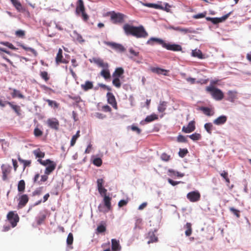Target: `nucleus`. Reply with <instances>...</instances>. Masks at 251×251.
<instances>
[{
	"mask_svg": "<svg viewBox=\"0 0 251 251\" xmlns=\"http://www.w3.org/2000/svg\"><path fill=\"white\" fill-rule=\"evenodd\" d=\"M123 28L126 35L131 34L138 38L146 37L148 34L142 26L136 27L126 24Z\"/></svg>",
	"mask_w": 251,
	"mask_h": 251,
	"instance_id": "1",
	"label": "nucleus"
},
{
	"mask_svg": "<svg viewBox=\"0 0 251 251\" xmlns=\"http://www.w3.org/2000/svg\"><path fill=\"white\" fill-rule=\"evenodd\" d=\"M206 89L210 93L212 97L217 100H220L224 98V94L219 89L211 86L207 87Z\"/></svg>",
	"mask_w": 251,
	"mask_h": 251,
	"instance_id": "2",
	"label": "nucleus"
},
{
	"mask_svg": "<svg viewBox=\"0 0 251 251\" xmlns=\"http://www.w3.org/2000/svg\"><path fill=\"white\" fill-rule=\"evenodd\" d=\"M110 19L112 22L115 24H121L124 21L126 15L121 13H116L114 11L110 13Z\"/></svg>",
	"mask_w": 251,
	"mask_h": 251,
	"instance_id": "3",
	"label": "nucleus"
},
{
	"mask_svg": "<svg viewBox=\"0 0 251 251\" xmlns=\"http://www.w3.org/2000/svg\"><path fill=\"white\" fill-rule=\"evenodd\" d=\"M7 218L9 221L12 227L16 226L19 222V218L17 214H15L14 212L10 211L7 215Z\"/></svg>",
	"mask_w": 251,
	"mask_h": 251,
	"instance_id": "4",
	"label": "nucleus"
},
{
	"mask_svg": "<svg viewBox=\"0 0 251 251\" xmlns=\"http://www.w3.org/2000/svg\"><path fill=\"white\" fill-rule=\"evenodd\" d=\"M200 193L198 191H192L187 195V198L191 202H196L200 200Z\"/></svg>",
	"mask_w": 251,
	"mask_h": 251,
	"instance_id": "5",
	"label": "nucleus"
},
{
	"mask_svg": "<svg viewBox=\"0 0 251 251\" xmlns=\"http://www.w3.org/2000/svg\"><path fill=\"white\" fill-rule=\"evenodd\" d=\"M48 126L52 129L57 130L59 128V122L55 118L49 119L47 121Z\"/></svg>",
	"mask_w": 251,
	"mask_h": 251,
	"instance_id": "6",
	"label": "nucleus"
},
{
	"mask_svg": "<svg viewBox=\"0 0 251 251\" xmlns=\"http://www.w3.org/2000/svg\"><path fill=\"white\" fill-rule=\"evenodd\" d=\"M163 48L166 49L168 50H173V51H181L182 47L180 45L175 44H169V43H165L163 45Z\"/></svg>",
	"mask_w": 251,
	"mask_h": 251,
	"instance_id": "7",
	"label": "nucleus"
},
{
	"mask_svg": "<svg viewBox=\"0 0 251 251\" xmlns=\"http://www.w3.org/2000/svg\"><path fill=\"white\" fill-rule=\"evenodd\" d=\"M195 129V122L194 121H190L187 126H183L182 131L185 133H190L194 131Z\"/></svg>",
	"mask_w": 251,
	"mask_h": 251,
	"instance_id": "8",
	"label": "nucleus"
},
{
	"mask_svg": "<svg viewBox=\"0 0 251 251\" xmlns=\"http://www.w3.org/2000/svg\"><path fill=\"white\" fill-rule=\"evenodd\" d=\"M108 102L111 104L115 109H117V102L114 96L111 93L108 92L106 95Z\"/></svg>",
	"mask_w": 251,
	"mask_h": 251,
	"instance_id": "9",
	"label": "nucleus"
},
{
	"mask_svg": "<svg viewBox=\"0 0 251 251\" xmlns=\"http://www.w3.org/2000/svg\"><path fill=\"white\" fill-rule=\"evenodd\" d=\"M28 201V197L27 195H23L19 198L18 207L22 208L25 205Z\"/></svg>",
	"mask_w": 251,
	"mask_h": 251,
	"instance_id": "10",
	"label": "nucleus"
},
{
	"mask_svg": "<svg viewBox=\"0 0 251 251\" xmlns=\"http://www.w3.org/2000/svg\"><path fill=\"white\" fill-rule=\"evenodd\" d=\"M112 250L113 251H120L121 250V247L120 245V242L115 239L111 240Z\"/></svg>",
	"mask_w": 251,
	"mask_h": 251,
	"instance_id": "11",
	"label": "nucleus"
},
{
	"mask_svg": "<svg viewBox=\"0 0 251 251\" xmlns=\"http://www.w3.org/2000/svg\"><path fill=\"white\" fill-rule=\"evenodd\" d=\"M227 120V117L225 115H222L213 121V123L216 125H221L225 124Z\"/></svg>",
	"mask_w": 251,
	"mask_h": 251,
	"instance_id": "12",
	"label": "nucleus"
},
{
	"mask_svg": "<svg viewBox=\"0 0 251 251\" xmlns=\"http://www.w3.org/2000/svg\"><path fill=\"white\" fill-rule=\"evenodd\" d=\"M175 30L178 31L183 34L194 33V32L192 28H183L179 26H176V28H175Z\"/></svg>",
	"mask_w": 251,
	"mask_h": 251,
	"instance_id": "13",
	"label": "nucleus"
},
{
	"mask_svg": "<svg viewBox=\"0 0 251 251\" xmlns=\"http://www.w3.org/2000/svg\"><path fill=\"white\" fill-rule=\"evenodd\" d=\"M128 50L130 54H131V55L129 56V58L133 60V61L136 62L137 63H139L140 61H136L134 58V57H137L139 56V52L138 51H135L132 48H129Z\"/></svg>",
	"mask_w": 251,
	"mask_h": 251,
	"instance_id": "14",
	"label": "nucleus"
},
{
	"mask_svg": "<svg viewBox=\"0 0 251 251\" xmlns=\"http://www.w3.org/2000/svg\"><path fill=\"white\" fill-rule=\"evenodd\" d=\"M158 119V116L155 114H152L149 116H148L145 119L144 121L141 122V124H144V122L150 123L153 121Z\"/></svg>",
	"mask_w": 251,
	"mask_h": 251,
	"instance_id": "15",
	"label": "nucleus"
},
{
	"mask_svg": "<svg viewBox=\"0 0 251 251\" xmlns=\"http://www.w3.org/2000/svg\"><path fill=\"white\" fill-rule=\"evenodd\" d=\"M93 87V84L92 81H86L84 84H81V88L85 91H87L89 89H91Z\"/></svg>",
	"mask_w": 251,
	"mask_h": 251,
	"instance_id": "16",
	"label": "nucleus"
},
{
	"mask_svg": "<svg viewBox=\"0 0 251 251\" xmlns=\"http://www.w3.org/2000/svg\"><path fill=\"white\" fill-rule=\"evenodd\" d=\"M152 72L156 73L157 74H162L165 75H167V73L168 71L165 69H163L158 67H153L151 69Z\"/></svg>",
	"mask_w": 251,
	"mask_h": 251,
	"instance_id": "17",
	"label": "nucleus"
},
{
	"mask_svg": "<svg viewBox=\"0 0 251 251\" xmlns=\"http://www.w3.org/2000/svg\"><path fill=\"white\" fill-rule=\"evenodd\" d=\"M72 37L75 40H76L79 43H82L84 42V40L83 39L82 36L75 30L73 31Z\"/></svg>",
	"mask_w": 251,
	"mask_h": 251,
	"instance_id": "18",
	"label": "nucleus"
},
{
	"mask_svg": "<svg viewBox=\"0 0 251 251\" xmlns=\"http://www.w3.org/2000/svg\"><path fill=\"white\" fill-rule=\"evenodd\" d=\"M56 163L54 162H52L49 164V165L47 166L45 171V174L46 175H49L50 174L55 168L56 167Z\"/></svg>",
	"mask_w": 251,
	"mask_h": 251,
	"instance_id": "19",
	"label": "nucleus"
},
{
	"mask_svg": "<svg viewBox=\"0 0 251 251\" xmlns=\"http://www.w3.org/2000/svg\"><path fill=\"white\" fill-rule=\"evenodd\" d=\"M84 6L82 0H78L76 8V12L77 14L84 11Z\"/></svg>",
	"mask_w": 251,
	"mask_h": 251,
	"instance_id": "20",
	"label": "nucleus"
},
{
	"mask_svg": "<svg viewBox=\"0 0 251 251\" xmlns=\"http://www.w3.org/2000/svg\"><path fill=\"white\" fill-rule=\"evenodd\" d=\"M200 109L203 112L205 115L208 116H210L214 115V111L210 108L206 107H201Z\"/></svg>",
	"mask_w": 251,
	"mask_h": 251,
	"instance_id": "21",
	"label": "nucleus"
},
{
	"mask_svg": "<svg viewBox=\"0 0 251 251\" xmlns=\"http://www.w3.org/2000/svg\"><path fill=\"white\" fill-rule=\"evenodd\" d=\"M169 175L171 177L177 176L179 177H183L184 175L183 173H180L172 169H169L168 170Z\"/></svg>",
	"mask_w": 251,
	"mask_h": 251,
	"instance_id": "22",
	"label": "nucleus"
},
{
	"mask_svg": "<svg viewBox=\"0 0 251 251\" xmlns=\"http://www.w3.org/2000/svg\"><path fill=\"white\" fill-rule=\"evenodd\" d=\"M124 70L122 68H117L116 69L115 72L112 74V76L113 77H118V78H119L120 76L124 74Z\"/></svg>",
	"mask_w": 251,
	"mask_h": 251,
	"instance_id": "23",
	"label": "nucleus"
},
{
	"mask_svg": "<svg viewBox=\"0 0 251 251\" xmlns=\"http://www.w3.org/2000/svg\"><path fill=\"white\" fill-rule=\"evenodd\" d=\"M6 103L8 104L18 115L20 114V107L19 106L14 105L12 102L9 101H7Z\"/></svg>",
	"mask_w": 251,
	"mask_h": 251,
	"instance_id": "24",
	"label": "nucleus"
},
{
	"mask_svg": "<svg viewBox=\"0 0 251 251\" xmlns=\"http://www.w3.org/2000/svg\"><path fill=\"white\" fill-rule=\"evenodd\" d=\"M111 198L107 196H105L103 197V201L104 203V206L108 208V210H110L111 209Z\"/></svg>",
	"mask_w": 251,
	"mask_h": 251,
	"instance_id": "25",
	"label": "nucleus"
},
{
	"mask_svg": "<svg viewBox=\"0 0 251 251\" xmlns=\"http://www.w3.org/2000/svg\"><path fill=\"white\" fill-rule=\"evenodd\" d=\"M100 74L105 79H109L110 77V74L109 69H102Z\"/></svg>",
	"mask_w": 251,
	"mask_h": 251,
	"instance_id": "26",
	"label": "nucleus"
},
{
	"mask_svg": "<svg viewBox=\"0 0 251 251\" xmlns=\"http://www.w3.org/2000/svg\"><path fill=\"white\" fill-rule=\"evenodd\" d=\"M13 93H12V96L13 98L18 97L21 99H24L25 98L24 96L22 95L21 92L15 89H13Z\"/></svg>",
	"mask_w": 251,
	"mask_h": 251,
	"instance_id": "27",
	"label": "nucleus"
},
{
	"mask_svg": "<svg viewBox=\"0 0 251 251\" xmlns=\"http://www.w3.org/2000/svg\"><path fill=\"white\" fill-rule=\"evenodd\" d=\"M167 102L165 101H160L158 106L157 110L159 112H163L166 109Z\"/></svg>",
	"mask_w": 251,
	"mask_h": 251,
	"instance_id": "28",
	"label": "nucleus"
},
{
	"mask_svg": "<svg viewBox=\"0 0 251 251\" xmlns=\"http://www.w3.org/2000/svg\"><path fill=\"white\" fill-rule=\"evenodd\" d=\"M228 98L227 100L233 102L236 98V92L232 91H229L227 92Z\"/></svg>",
	"mask_w": 251,
	"mask_h": 251,
	"instance_id": "29",
	"label": "nucleus"
},
{
	"mask_svg": "<svg viewBox=\"0 0 251 251\" xmlns=\"http://www.w3.org/2000/svg\"><path fill=\"white\" fill-rule=\"evenodd\" d=\"M152 41H154V42H157V43L161 45L163 47L164 44L165 43V42H164V41L163 40L159 39V38H155V37L151 38L148 41L147 43L151 44V42H152Z\"/></svg>",
	"mask_w": 251,
	"mask_h": 251,
	"instance_id": "30",
	"label": "nucleus"
},
{
	"mask_svg": "<svg viewBox=\"0 0 251 251\" xmlns=\"http://www.w3.org/2000/svg\"><path fill=\"white\" fill-rule=\"evenodd\" d=\"M192 55L194 57H197L199 58H202V54L201 51L199 50H194L192 51Z\"/></svg>",
	"mask_w": 251,
	"mask_h": 251,
	"instance_id": "31",
	"label": "nucleus"
},
{
	"mask_svg": "<svg viewBox=\"0 0 251 251\" xmlns=\"http://www.w3.org/2000/svg\"><path fill=\"white\" fill-rule=\"evenodd\" d=\"M33 152L36 157L39 158V159L45 156V153L41 151L39 149L34 150Z\"/></svg>",
	"mask_w": 251,
	"mask_h": 251,
	"instance_id": "32",
	"label": "nucleus"
},
{
	"mask_svg": "<svg viewBox=\"0 0 251 251\" xmlns=\"http://www.w3.org/2000/svg\"><path fill=\"white\" fill-rule=\"evenodd\" d=\"M62 57V50L61 49H59L56 57V62L57 64L61 63Z\"/></svg>",
	"mask_w": 251,
	"mask_h": 251,
	"instance_id": "33",
	"label": "nucleus"
},
{
	"mask_svg": "<svg viewBox=\"0 0 251 251\" xmlns=\"http://www.w3.org/2000/svg\"><path fill=\"white\" fill-rule=\"evenodd\" d=\"M12 4L15 7V8L18 10L21 11L22 9V6L20 2L18 0H12Z\"/></svg>",
	"mask_w": 251,
	"mask_h": 251,
	"instance_id": "34",
	"label": "nucleus"
},
{
	"mask_svg": "<svg viewBox=\"0 0 251 251\" xmlns=\"http://www.w3.org/2000/svg\"><path fill=\"white\" fill-rule=\"evenodd\" d=\"M79 131L78 130L76 132V134L75 135H74L72 138V139L71 141V146L73 147L74 146V145L75 144V143L76 142L77 139L79 137Z\"/></svg>",
	"mask_w": 251,
	"mask_h": 251,
	"instance_id": "35",
	"label": "nucleus"
},
{
	"mask_svg": "<svg viewBox=\"0 0 251 251\" xmlns=\"http://www.w3.org/2000/svg\"><path fill=\"white\" fill-rule=\"evenodd\" d=\"M112 84L114 86L118 88H120L121 86V83L119 78H118V77H114V79L112 81Z\"/></svg>",
	"mask_w": 251,
	"mask_h": 251,
	"instance_id": "36",
	"label": "nucleus"
},
{
	"mask_svg": "<svg viewBox=\"0 0 251 251\" xmlns=\"http://www.w3.org/2000/svg\"><path fill=\"white\" fill-rule=\"evenodd\" d=\"M187 230L185 231V233L187 236H190L192 233L191 225L190 223H187L185 225Z\"/></svg>",
	"mask_w": 251,
	"mask_h": 251,
	"instance_id": "37",
	"label": "nucleus"
},
{
	"mask_svg": "<svg viewBox=\"0 0 251 251\" xmlns=\"http://www.w3.org/2000/svg\"><path fill=\"white\" fill-rule=\"evenodd\" d=\"M204 128L206 130V131L209 133L211 134L212 132V130L213 128V125L211 123H206L204 125Z\"/></svg>",
	"mask_w": 251,
	"mask_h": 251,
	"instance_id": "38",
	"label": "nucleus"
},
{
	"mask_svg": "<svg viewBox=\"0 0 251 251\" xmlns=\"http://www.w3.org/2000/svg\"><path fill=\"white\" fill-rule=\"evenodd\" d=\"M193 141H197L200 139L201 135L197 133H193L190 135L188 136Z\"/></svg>",
	"mask_w": 251,
	"mask_h": 251,
	"instance_id": "39",
	"label": "nucleus"
},
{
	"mask_svg": "<svg viewBox=\"0 0 251 251\" xmlns=\"http://www.w3.org/2000/svg\"><path fill=\"white\" fill-rule=\"evenodd\" d=\"M25 188V181L23 180H21L19 182L18 189L19 192H23L24 191Z\"/></svg>",
	"mask_w": 251,
	"mask_h": 251,
	"instance_id": "40",
	"label": "nucleus"
},
{
	"mask_svg": "<svg viewBox=\"0 0 251 251\" xmlns=\"http://www.w3.org/2000/svg\"><path fill=\"white\" fill-rule=\"evenodd\" d=\"M38 161L43 166H48L50 164L53 162V161H51L50 159H47L46 160H42L41 159H38Z\"/></svg>",
	"mask_w": 251,
	"mask_h": 251,
	"instance_id": "41",
	"label": "nucleus"
},
{
	"mask_svg": "<svg viewBox=\"0 0 251 251\" xmlns=\"http://www.w3.org/2000/svg\"><path fill=\"white\" fill-rule=\"evenodd\" d=\"M103 61L99 58H93L92 60H90L91 62H93L97 64L99 67L100 65H101V63H102Z\"/></svg>",
	"mask_w": 251,
	"mask_h": 251,
	"instance_id": "42",
	"label": "nucleus"
},
{
	"mask_svg": "<svg viewBox=\"0 0 251 251\" xmlns=\"http://www.w3.org/2000/svg\"><path fill=\"white\" fill-rule=\"evenodd\" d=\"M1 170H2V174H8L10 172V167L2 165L1 166Z\"/></svg>",
	"mask_w": 251,
	"mask_h": 251,
	"instance_id": "43",
	"label": "nucleus"
},
{
	"mask_svg": "<svg viewBox=\"0 0 251 251\" xmlns=\"http://www.w3.org/2000/svg\"><path fill=\"white\" fill-rule=\"evenodd\" d=\"M114 50L120 52H123L126 50L125 48L122 45L118 43L116 45Z\"/></svg>",
	"mask_w": 251,
	"mask_h": 251,
	"instance_id": "44",
	"label": "nucleus"
},
{
	"mask_svg": "<svg viewBox=\"0 0 251 251\" xmlns=\"http://www.w3.org/2000/svg\"><path fill=\"white\" fill-rule=\"evenodd\" d=\"M73 234L71 233H70L67 237V243L68 245H72L73 242Z\"/></svg>",
	"mask_w": 251,
	"mask_h": 251,
	"instance_id": "45",
	"label": "nucleus"
},
{
	"mask_svg": "<svg viewBox=\"0 0 251 251\" xmlns=\"http://www.w3.org/2000/svg\"><path fill=\"white\" fill-rule=\"evenodd\" d=\"M0 44H2V45H3L5 46H7L9 48L12 49V50H16V48L11 44V43H10L9 42H0Z\"/></svg>",
	"mask_w": 251,
	"mask_h": 251,
	"instance_id": "46",
	"label": "nucleus"
},
{
	"mask_svg": "<svg viewBox=\"0 0 251 251\" xmlns=\"http://www.w3.org/2000/svg\"><path fill=\"white\" fill-rule=\"evenodd\" d=\"M187 152H188V151L187 149H180L179 150L178 154H179V156H180L181 157H183L186 155Z\"/></svg>",
	"mask_w": 251,
	"mask_h": 251,
	"instance_id": "47",
	"label": "nucleus"
},
{
	"mask_svg": "<svg viewBox=\"0 0 251 251\" xmlns=\"http://www.w3.org/2000/svg\"><path fill=\"white\" fill-rule=\"evenodd\" d=\"M93 163L96 166L99 167L102 164V160L100 158H96L94 159L93 160Z\"/></svg>",
	"mask_w": 251,
	"mask_h": 251,
	"instance_id": "48",
	"label": "nucleus"
},
{
	"mask_svg": "<svg viewBox=\"0 0 251 251\" xmlns=\"http://www.w3.org/2000/svg\"><path fill=\"white\" fill-rule=\"evenodd\" d=\"M40 75L42 78L46 81L49 79L48 73L46 71L41 72L40 73Z\"/></svg>",
	"mask_w": 251,
	"mask_h": 251,
	"instance_id": "49",
	"label": "nucleus"
},
{
	"mask_svg": "<svg viewBox=\"0 0 251 251\" xmlns=\"http://www.w3.org/2000/svg\"><path fill=\"white\" fill-rule=\"evenodd\" d=\"M103 180L102 178H99L97 179V187L98 189H100V188H101L103 187Z\"/></svg>",
	"mask_w": 251,
	"mask_h": 251,
	"instance_id": "50",
	"label": "nucleus"
},
{
	"mask_svg": "<svg viewBox=\"0 0 251 251\" xmlns=\"http://www.w3.org/2000/svg\"><path fill=\"white\" fill-rule=\"evenodd\" d=\"M177 140L178 142L181 143H185L187 141L186 137L182 135H179L177 136Z\"/></svg>",
	"mask_w": 251,
	"mask_h": 251,
	"instance_id": "51",
	"label": "nucleus"
},
{
	"mask_svg": "<svg viewBox=\"0 0 251 251\" xmlns=\"http://www.w3.org/2000/svg\"><path fill=\"white\" fill-rule=\"evenodd\" d=\"M105 206L103 205H100L98 207V209L100 212H102L103 213H106L108 212L109 210H108V208Z\"/></svg>",
	"mask_w": 251,
	"mask_h": 251,
	"instance_id": "52",
	"label": "nucleus"
},
{
	"mask_svg": "<svg viewBox=\"0 0 251 251\" xmlns=\"http://www.w3.org/2000/svg\"><path fill=\"white\" fill-rule=\"evenodd\" d=\"M43 132L39 128H35L34 130V134L35 136L38 137L42 135Z\"/></svg>",
	"mask_w": 251,
	"mask_h": 251,
	"instance_id": "53",
	"label": "nucleus"
},
{
	"mask_svg": "<svg viewBox=\"0 0 251 251\" xmlns=\"http://www.w3.org/2000/svg\"><path fill=\"white\" fill-rule=\"evenodd\" d=\"M104 44L105 45L110 46L113 49H115L116 45L118 43H114V42H107V41H104Z\"/></svg>",
	"mask_w": 251,
	"mask_h": 251,
	"instance_id": "54",
	"label": "nucleus"
},
{
	"mask_svg": "<svg viewBox=\"0 0 251 251\" xmlns=\"http://www.w3.org/2000/svg\"><path fill=\"white\" fill-rule=\"evenodd\" d=\"M104 44L105 45L110 46L113 49H115L116 45L118 43H114V42H107V41H104Z\"/></svg>",
	"mask_w": 251,
	"mask_h": 251,
	"instance_id": "55",
	"label": "nucleus"
},
{
	"mask_svg": "<svg viewBox=\"0 0 251 251\" xmlns=\"http://www.w3.org/2000/svg\"><path fill=\"white\" fill-rule=\"evenodd\" d=\"M46 101L48 102V104L50 106H51V107L54 106L55 107H57L58 106L57 103L54 101H53V100H47Z\"/></svg>",
	"mask_w": 251,
	"mask_h": 251,
	"instance_id": "56",
	"label": "nucleus"
},
{
	"mask_svg": "<svg viewBox=\"0 0 251 251\" xmlns=\"http://www.w3.org/2000/svg\"><path fill=\"white\" fill-rule=\"evenodd\" d=\"M164 4L165 6H162V9H161V10L165 11L167 12H170V8L171 7V6L168 3H165Z\"/></svg>",
	"mask_w": 251,
	"mask_h": 251,
	"instance_id": "57",
	"label": "nucleus"
},
{
	"mask_svg": "<svg viewBox=\"0 0 251 251\" xmlns=\"http://www.w3.org/2000/svg\"><path fill=\"white\" fill-rule=\"evenodd\" d=\"M98 191L101 196L104 197L105 196H106V193L107 192V190L105 189L104 187L100 188V189H98Z\"/></svg>",
	"mask_w": 251,
	"mask_h": 251,
	"instance_id": "58",
	"label": "nucleus"
},
{
	"mask_svg": "<svg viewBox=\"0 0 251 251\" xmlns=\"http://www.w3.org/2000/svg\"><path fill=\"white\" fill-rule=\"evenodd\" d=\"M131 129L133 131H135L137 133V134H140L141 133V129L138 128L137 126H135L134 125H132L131 126Z\"/></svg>",
	"mask_w": 251,
	"mask_h": 251,
	"instance_id": "59",
	"label": "nucleus"
},
{
	"mask_svg": "<svg viewBox=\"0 0 251 251\" xmlns=\"http://www.w3.org/2000/svg\"><path fill=\"white\" fill-rule=\"evenodd\" d=\"M230 211L233 213V214L237 217L239 218L240 217V215L239 214V211L233 207H230L229 208Z\"/></svg>",
	"mask_w": 251,
	"mask_h": 251,
	"instance_id": "60",
	"label": "nucleus"
},
{
	"mask_svg": "<svg viewBox=\"0 0 251 251\" xmlns=\"http://www.w3.org/2000/svg\"><path fill=\"white\" fill-rule=\"evenodd\" d=\"M157 237H155L153 234H152L151 235L150 239L148 241V243L150 244L151 243H153L154 242H156L157 241Z\"/></svg>",
	"mask_w": 251,
	"mask_h": 251,
	"instance_id": "61",
	"label": "nucleus"
},
{
	"mask_svg": "<svg viewBox=\"0 0 251 251\" xmlns=\"http://www.w3.org/2000/svg\"><path fill=\"white\" fill-rule=\"evenodd\" d=\"M211 22L214 24H216L219 23L221 22V20H220V18H209Z\"/></svg>",
	"mask_w": 251,
	"mask_h": 251,
	"instance_id": "62",
	"label": "nucleus"
},
{
	"mask_svg": "<svg viewBox=\"0 0 251 251\" xmlns=\"http://www.w3.org/2000/svg\"><path fill=\"white\" fill-rule=\"evenodd\" d=\"M168 181L172 186H176L182 182L181 181H175L170 178L168 179Z\"/></svg>",
	"mask_w": 251,
	"mask_h": 251,
	"instance_id": "63",
	"label": "nucleus"
},
{
	"mask_svg": "<svg viewBox=\"0 0 251 251\" xmlns=\"http://www.w3.org/2000/svg\"><path fill=\"white\" fill-rule=\"evenodd\" d=\"M97 230L98 232L101 233L105 231V230H106V228L104 226L100 225L98 226Z\"/></svg>",
	"mask_w": 251,
	"mask_h": 251,
	"instance_id": "64",
	"label": "nucleus"
}]
</instances>
